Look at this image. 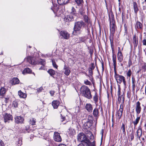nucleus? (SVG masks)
Returning <instances> with one entry per match:
<instances>
[{"instance_id": "f257e3e1", "label": "nucleus", "mask_w": 146, "mask_h": 146, "mask_svg": "<svg viewBox=\"0 0 146 146\" xmlns=\"http://www.w3.org/2000/svg\"><path fill=\"white\" fill-rule=\"evenodd\" d=\"M80 91L82 95L85 97L89 99L92 98L90 90L87 86H82Z\"/></svg>"}, {"instance_id": "f03ea898", "label": "nucleus", "mask_w": 146, "mask_h": 146, "mask_svg": "<svg viewBox=\"0 0 146 146\" xmlns=\"http://www.w3.org/2000/svg\"><path fill=\"white\" fill-rule=\"evenodd\" d=\"M84 25V23L82 21H78L75 23L74 27L73 33L74 34L78 35L81 32V29Z\"/></svg>"}, {"instance_id": "7ed1b4c3", "label": "nucleus", "mask_w": 146, "mask_h": 146, "mask_svg": "<svg viewBox=\"0 0 146 146\" xmlns=\"http://www.w3.org/2000/svg\"><path fill=\"white\" fill-rule=\"evenodd\" d=\"M114 77L115 78L117 83L118 84H121L122 81L124 85L125 86L126 85V82L124 77L122 75L117 74L116 70H114Z\"/></svg>"}, {"instance_id": "20e7f679", "label": "nucleus", "mask_w": 146, "mask_h": 146, "mask_svg": "<svg viewBox=\"0 0 146 146\" xmlns=\"http://www.w3.org/2000/svg\"><path fill=\"white\" fill-rule=\"evenodd\" d=\"M27 61L32 64H40L44 66L45 64V61L44 60L41 59L36 61L34 60L33 58H31L30 57L27 58Z\"/></svg>"}, {"instance_id": "39448f33", "label": "nucleus", "mask_w": 146, "mask_h": 146, "mask_svg": "<svg viewBox=\"0 0 146 146\" xmlns=\"http://www.w3.org/2000/svg\"><path fill=\"white\" fill-rule=\"evenodd\" d=\"M77 138L78 140L81 142L82 143L86 142V141L89 139L83 133H79L77 136Z\"/></svg>"}, {"instance_id": "423d86ee", "label": "nucleus", "mask_w": 146, "mask_h": 146, "mask_svg": "<svg viewBox=\"0 0 146 146\" xmlns=\"http://www.w3.org/2000/svg\"><path fill=\"white\" fill-rule=\"evenodd\" d=\"M110 36L113 37L115 31V22L113 19H111L110 18Z\"/></svg>"}, {"instance_id": "0eeeda50", "label": "nucleus", "mask_w": 146, "mask_h": 146, "mask_svg": "<svg viewBox=\"0 0 146 146\" xmlns=\"http://www.w3.org/2000/svg\"><path fill=\"white\" fill-rule=\"evenodd\" d=\"M53 138L54 140L57 142H60L62 140L59 133L57 132H54Z\"/></svg>"}, {"instance_id": "6e6552de", "label": "nucleus", "mask_w": 146, "mask_h": 146, "mask_svg": "<svg viewBox=\"0 0 146 146\" xmlns=\"http://www.w3.org/2000/svg\"><path fill=\"white\" fill-rule=\"evenodd\" d=\"M141 104L140 102L138 101L135 104V111L136 113V115H139V114L140 113L141 108L140 106Z\"/></svg>"}, {"instance_id": "1a4fd4ad", "label": "nucleus", "mask_w": 146, "mask_h": 146, "mask_svg": "<svg viewBox=\"0 0 146 146\" xmlns=\"http://www.w3.org/2000/svg\"><path fill=\"white\" fill-rule=\"evenodd\" d=\"M3 116L4 121L5 123L7 122H9V121L12 120L13 119L12 116L10 114L6 113Z\"/></svg>"}, {"instance_id": "9d476101", "label": "nucleus", "mask_w": 146, "mask_h": 146, "mask_svg": "<svg viewBox=\"0 0 146 146\" xmlns=\"http://www.w3.org/2000/svg\"><path fill=\"white\" fill-rule=\"evenodd\" d=\"M118 53L117 55V59L119 62H121L123 60V56L121 52V51L120 48H118Z\"/></svg>"}, {"instance_id": "9b49d317", "label": "nucleus", "mask_w": 146, "mask_h": 146, "mask_svg": "<svg viewBox=\"0 0 146 146\" xmlns=\"http://www.w3.org/2000/svg\"><path fill=\"white\" fill-rule=\"evenodd\" d=\"M60 35L65 39H68L69 38L70 35L66 31H61Z\"/></svg>"}, {"instance_id": "f8f14e48", "label": "nucleus", "mask_w": 146, "mask_h": 146, "mask_svg": "<svg viewBox=\"0 0 146 146\" xmlns=\"http://www.w3.org/2000/svg\"><path fill=\"white\" fill-rule=\"evenodd\" d=\"M15 122L17 123H22L24 120V119L21 116H17L15 118Z\"/></svg>"}, {"instance_id": "ddd939ff", "label": "nucleus", "mask_w": 146, "mask_h": 146, "mask_svg": "<svg viewBox=\"0 0 146 146\" xmlns=\"http://www.w3.org/2000/svg\"><path fill=\"white\" fill-rule=\"evenodd\" d=\"M84 143L85 146H96L95 141H94L92 142H91L89 139Z\"/></svg>"}, {"instance_id": "4468645a", "label": "nucleus", "mask_w": 146, "mask_h": 146, "mask_svg": "<svg viewBox=\"0 0 146 146\" xmlns=\"http://www.w3.org/2000/svg\"><path fill=\"white\" fill-rule=\"evenodd\" d=\"M74 17V16L70 14V15H69L67 16V17H65L64 18V20L66 22H69L73 21Z\"/></svg>"}, {"instance_id": "2eb2a0df", "label": "nucleus", "mask_w": 146, "mask_h": 146, "mask_svg": "<svg viewBox=\"0 0 146 146\" xmlns=\"http://www.w3.org/2000/svg\"><path fill=\"white\" fill-rule=\"evenodd\" d=\"M92 125V123L91 121H87L84 124L83 127L84 129H87L89 128Z\"/></svg>"}, {"instance_id": "dca6fc26", "label": "nucleus", "mask_w": 146, "mask_h": 146, "mask_svg": "<svg viewBox=\"0 0 146 146\" xmlns=\"http://www.w3.org/2000/svg\"><path fill=\"white\" fill-rule=\"evenodd\" d=\"M64 74L67 76L69 75L70 72L69 68L65 65L64 68Z\"/></svg>"}, {"instance_id": "f3484780", "label": "nucleus", "mask_w": 146, "mask_h": 146, "mask_svg": "<svg viewBox=\"0 0 146 146\" xmlns=\"http://www.w3.org/2000/svg\"><path fill=\"white\" fill-rule=\"evenodd\" d=\"M100 109V107L99 108H95L93 111V114L94 116L96 117V120H97V117L99 116V109Z\"/></svg>"}, {"instance_id": "a211bd4d", "label": "nucleus", "mask_w": 146, "mask_h": 146, "mask_svg": "<svg viewBox=\"0 0 146 146\" xmlns=\"http://www.w3.org/2000/svg\"><path fill=\"white\" fill-rule=\"evenodd\" d=\"M123 112V111L120 110H118L116 111L115 115L118 119L119 120L121 119L122 115Z\"/></svg>"}, {"instance_id": "6ab92c4d", "label": "nucleus", "mask_w": 146, "mask_h": 146, "mask_svg": "<svg viewBox=\"0 0 146 146\" xmlns=\"http://www.w3.org/2000/svg\"><path fill=\"white\" fill-rule=\"evenodd\" d=\"M57 1L58 3L61 5L68 4L69 0H57Z\"/></svg>"}, {"instance_id": "aec40b11", "label": "nucleus", "mask_w": 146, "mask_h": 146, "mask_svg": "<svg viewBox=\"0 0 146 146\" xmlns=\"http://www.w3.org/2000/svg\"><path fill=\"white\" fill-rule=\"evenodd\" d=\"M59 105V102L58 100L53 101L52 102V105L54 109H56Z\"/></svg>"}, {"instance_id": "412c9836", "label": "nucleus", "mask_w": 146, "mask_h": 146, "mask_svg": "<svg viewBox=\"0 0 146 146\" xmlns=\"http://www.w3.org/2000/svg\"><path fill=\"white\" fill-rule=\"evenodd\" d=\"M86 108L87 110L89 112H91L92 110V105L90 104H87L86 105Z\"/></svg>"}, {"instance_id": "4be33fe9", "label": "nucleus", "mask_w": 146, "mask_h": 146, "mask_svg": "<svg viewBox=\"0 0 146 146\" xmlns=\"http://www.w3.org/2000/svg\"><path fill=\"white\" fill-rule=\"evenodd\" d=\"M112 60L113 62L114 70H116V55H113L112 56Z\"/></svg>"}, {"instance_id": "5701e85b", "label": "nucleus", "mask_w": 146, "mask_h": 146, "mask_svg": "<svg viewBox=\"0 0 146 146\" xmlns=\"http://www.w3.org/2000/svg\"><path fill=\"white\" fill-rule=\"evenodd\" d=\"M18 93V95L21 98H25L26 97V94L22 92L21 90L19 91Z\"/></svg>"}, {"instance_id": "b1692460", "label": "nucleus", "mask_w": 146, "mask_h": 146, "mask_svg": "<svg viewBox=\"0 0 146 146\" xmlns=\"http://www.w3.org/2000/svg\"><path fill=\"white\" fill-rule=\"evenodd\" d=\"M11 81L12 84L13 85L18 84L19 82V79L17 78H13Z\"/></svg>"}, {"instance_id": "393cba45", "label": "nucleus", "mask_w": 146, "mask_h": 146, "mask_svg": "<svg viewBox=\"0 0 146 146\" xmlns=\"http://www.w3.org/2000/svg\"><path fill=\"white\" fill-rule=\"evenodd\" d=\"M133 8L134 12L135 13H137L139 10L137 6V3L136 2H134L133 3Z\"/></svg>"}, {"instance_id": "a878e982", "label": "nucleus", "mask_w": 146, "mask_h": 146, "mask_svg": "<svg viewBox=\"0 0 146 146\" xmlns=\"http://www.w3.org/2000/svg\"><path fill=\"white\" fill-rule=\"evenodd\" d=\"M47 72L50 74L51 76H53L55 74V71L52 69H50L48 70L47 71Z\"/></svg>"}, {"instance_id": "bb28decb", "label": "nucleus", "mask_w": 146, "mask_h": 146, "mask_svg": "<svg viewBox=\"0 0 146 146\" xmlns=\"http://www.w3.org/2000/svg\"><path fill=\"white\" fill-rule=\"evenodd\" d=\"M70 14L74 16H75L77 15L76 11L74 7H72V8L71 11L70 12Z\"/></svg>"}, {"instance_id": "cd10ccee", "label": "nucleus", "mask_w": 146, "mask_h": 146, "mask_svg": "<svg viewBox=\"0 0 146 146\" xmlns=\"http://www.w3.org/2000/svg\"><path fill=\"white\" fill-rule=\"evenodd\" d=\"M137 117L135 120L133 121V123L135 126L138 124L140 118V116L137 115Z\"/></svg>"}, {"instance_id": "c85d7f7f", "label": "nucleus", "mask_w": 146, "mask_h": 146, "mask_svg": "<svg viewBox=\"0 0 146 146\" xmlns=\"http://www.w3.org/2000/svg\"><path fill=\"white\" fill-rule=\"evenodd\" d=\"M75 1L78 6H81L84 3L83 0H75Z\"/></svg>"}, {"instance_id": "c756f323", "label": "nucleus", "mask_w": 146, "mask_h": 146, "mask_svg": "<svg viewBox=\"0 0 146 146\" xmlns=\"http://www.w3.org/2000/svg\"><path fill=\"white\" fill-rule=\"evenodd\" d=\"M137 28L138 29H142L143 28V25L140 22L137 21L136 23Z\"/></svg>"}, {"instance_id": "7c9ffc66", "label": "nucleus", "mask_w": 146, "mask_h": 146, "mask_svg": "<svg viewBox=\"0 0 146 146\" xmlns=\"http://www.w3.org/2000/svg\"><path fill=\"white\" fill-rule=\"evenodd\" d=\"M6 92V90L4 87H2L1 88L0 90V94L1 95L3 96Z\"/></svg>"}, {"instance_id": "2f4dec72", "label": "nucleus", "mask_w": 146, "mask_h": 146, "mask_svg": "<svg viewBox=\"0 0 146 146\" xmlns=\"http://www.w3.org/2000/svg\"><path fill=\"white\" fill-rule=\"evenodd\" d=\"M84 18L85 22L88 24L91 23L87 15H84Z\"/></svg>"}, {"instance_id": "473e14b6", "label": "nucleus", "mask_w": 146, "mask_h": 146, "mask_svg": "<svg viewBox=\"0 0 146 146\" xmlns=\"http://www.w3.org/2000/svg\"><path fill=\"white\" fill-rule=\"evenodd\" d=\"M137 134L136 135L137 137L141 136L142 134V131L141 129H139L137 131Z\"/></svg>"}, {"instance_id": "72a5a7b5", "label": "nucleus", "mask_w": 146, "mask_h": 146, "mask_svg": "<svg viewBox=\"0 0 146 146\" xmlns=\"http://www.w3.org/2000/svg\"><path fill=\"white\" fill-rule=\"evenodd\" d=\"M90 29H92L91 23L88 24L87 25V29L88 33H90Z\"/></svg>"}, {"instance_id": "f704fd0d", "label": "nucleus", "mask_w": 146, "mask_h": 146, "mask_svg": "<svg viewBox=\"0 0 146 146\" xmlns=\"http://www.w3.org/2000/svg\"><path fill=\"white\" fill-rule=\"evenodd\" d=\"M36 122V120L35 118H32L30 119L29 121L30 123L32 125H35Z\"/></svg>"}, {"instance_id": "c9c22d12", "label": "nucleus", "mask_w": 146, "mask_h": 146, "mask_svg": "<svg viewBox=\"0 0 146 146\" xmlns=\"http://www.w3.org/2000/svg\"><path fill=\"white\" fill-rule=\"evenodd\" d=\"M135 79L133 76H132V87L133 90H134L135 88Z\"/></svg>"}, {"instance_id": "e433bc0d", "label": "nucleus", "mask_w": 146, "mask_h": 146, "mask_svg": "<svg viewBox=\"0 0 146 146\" xmlns=\"http://www.w3.org/2000/svg\"><path fill=\"white\" fill-rule=\"evenodd\" d=\"M122 98H123V102L122 103L120 104V108L119 110H120L121 111H123V104L124 103V100H125V98L123 96H122Z\"/></svg>"}, {"instance_id": "4c0bfd02", "label": "nucleus", "mask_w": 146, "mask_h": 146, "mask_svg": "<svg viewBox=\"0 0 146 146\" xmlns=\"http://www.w3.org/2000/svg\"><path fill=\"white\" fill-rule=\"evenodd\" d=\"M32 72V70L30 68H26L23 71V73L26 72L28 73H31Z\"/></svg>"}, {"instance_id": "58836bf2", "label": "nucleus", "mask_w": 146, "mask_h": 146, "mask_svg": "<svg viewBox=\"0 0 146 146\" xmlns=\"http://www.w3.org/2000/svg\"><path fill=\"white\" fill-rule=\"evenodd\" d=\"M121 130L122 131V133L123 134H125V125L123 123H122V126L121 127Z\"/></svg>"}, {"instance_id": "ea45409f", "label": "nucleus", "mask_w": 146, "mask_h": 146, "mask_svg": "<svg viewBox=\"0 0 146 146\" xmlns=\"http://www.w3.org/2000/svg\"><path fill=\"white\" fill-rule=\"evenodd\" d=\"M132 74V72L131 69H129L127 72V77H129L130 78Z\"/></svg>"}, {"instance_id": "a19ab883", "label": "nucleus", "mask_w": 146, "mask_h": 146, "mask_svg": "<svg viewBox=\"0 0 146 146\" xmlns=\"http://www.w3.org/2000/svg\"><path fill=\"white\" fill-rule=\"evenodd\" d=\"M98 96L97 95V94L96 93L95 95L93 97V100L94 101V102L95 103H96L98 101Z\"/></svg>"}, {"instance_id": "79ce46f5", "label": "nucleus", "mask_w": 146, "mask_h": 146, "mask_svg": "<svg viewBox=\"0 0 146 146\" xmlns=\"http://www.w3.org/2000/svg\"><path fill=\"white\" fill-rule=\"evenodd\" d=\"M18 102L16 101H13V102L12 106L15 108H17L18 107Z\"/></svg>"}, {"instance_id": "37998d69", "label": "nucleus", "mask_w": 146, "mask_h": 146, "mask_svg": "<svg viewBox=\"0 0 146 146\" xmlns=\"http://www.w3.org/2000/svg\"><path fill=\"white\" fill-rule=\"evenodd\" d=\"M69 133L71 135H73L75 133V131L74 129L70 128L69 129Z\"/></svg>"}, {"instance_id": "c03bdc74", "label": "nucleus", "mask_w": 146, "mask_h": 146, "mask_svg": "<svg viewBox=\"0 0 146 146\" xmlns=\"http://www.w3.org/2000/svg\"><path fill=\"white\" fill-rule=\"evenodd\" d=\"M134 133L133 132V131L131 132V133L130 134V137H131V141H132L133 140L134 138Z\"/></svg>"}, {"instance_id": "a18cd8bd", "label": "nucleus", "mask_w": 146, "mask_h": 146, "mask_svg": "<svg viewBox=\"0 0 146 146\" xmlns=\"http://www.w3.org/2000/svg\"><path fill=\"white\" fill-rule=\"evenodd\" d=\"M95 68V66L94 63H92L88 69L93 70Z\"/></svg>"}, {"instance_id": "49530a36", "label": "nucleus", "mask_w": 146, "mask_h": 146, "mask_svg": "<svg viewBox=\"0 0 146 146\" xmlns=\"http://www.w3.org/2000/svg\"><path fill=\"white\" fill-rule=\"evenodd\" d=\"M52 64L54 67L57 69L58 66L56 65L55 62L53 60H52Z\"/></svg>"}, {"instance_id": "de8ad7c7", "label": "nucleus", "mask_w": 146, "mask_h": 146, "mask_svg": "<svg viewBox=\"0 0 146 146\" xmlns=\"http://www.w3.org/2000/svg\"><path fill=\"white\" fill-rule=\"evenodd\" d=\"M84 83L86 85H90L91 84V82L88 80H85L84 81Z\"/></svg>"}, {"instance_id": "09e8293b", "label": "nucleus", "mask_w": 146, "mask_h": 146, "mask_svg": "<svg viewBox=\"0 0 146 146\" xmlns=\"http://www.w3.org/2000/svg\"><path fill=\"white\" fill-rule=\"evenodd\" d=\"M88 71L89 72V75L88 76L90 77V76H92L93 75V70L88 69Z\"/></svg>"}, {"instance_id": "8fccbe9b", "label": "nucleus", "mask_w": 146, "mask_h": 146, "mask_svg": "<svg viewBox=\"0 0 146 146\" xmlns=\"http://www.w3.org/2000/svg\"><path fill=\"white\" fill-rule=\"evenodd\" d=\"M79 12L80 14L81 15H83L84 13V10L82 8H81L79 9Z\"/></svg>"}, {"instance_id": "3c124183", "label": "nucleus", "mask_w": 146, "mask_h": 146, "mask_svg": "<svg viewBox=\"0 0 146 146\" xmlns=\"http://www.w3.org/2000/svg\"><path fill=\"white\" fill-rule=\"evenodd\" d=\"M132 64V62L131 60V59L129 58V60L128 62V66L130 67Z\"/></svg>"}, {"instance_id": "603ef678", "label": "nucleus", "mask_w": 146, "mask_h": 146, "mask_svg": "<svg viewBox=\"0 0 146 146\" xmlns=\"http://www.w3.org/2000/svg\"><path fill=\"white\" fill-rule=\"evenodd\" d=\"M43 88L42 87H40V88L37 89V92L39 93L41 92L42 90H43Z\"/></svg>"}, {"instance_id": "864d4df0", "label": "nucleus", "mask_w": 146, "mask_h": 146, "mask_svg": "<svg viewBox=\"0 0 146 146\" xmlns=\"http://www.w3.org/2000/svg\"><path fill=\"white\" fill-rule=\"evenodd\" d=\"M121 93V88L119 86L118 88V96H120Z\"/></svg>"}, {"instance_id": "5fc2aeb1", "label": "nucleus", "mask_w": 146, "mask_h": 146, "mask_svg": "<svg viewBox=\"0 0 146 146\" xmlns=\"http://www.w3.org/2000/svg\"><path fill=\"white\" fill-rule=\"evenodd\" d=\"M50 93L51 95V96H52L54 95V91H50Z\"/></svg>"}, {"instance_id": "6e6d98bb", "label": "nucleus", "mask_w": 146, "mask_h": 146, "mask_svg": "<svg viewBox=\"0 0 146 146\" xmlns=\"http://www.w3.org/2000/svg\"><path fill=\"white\" fill-rule=\"evenodd\" d=\"M0 146H5L2 140H0Z\"/></svg>"}, {"instance_id": "4d7b16f0", "label": "nucleus", "mask_w": 146, "mask_h": 146, "mask_svg": "<svg viewBox=\"0 0 146 146\" xmlns=\"http://www.w3.org/2000/svg\"><path fill=\"white\" fill-rule=\"evenodd\" d=\"M133 40H134V42H135L136 45H137V42L136 43V36L135 35L134 36L133 38Z\"/></svg>"}, {"instance_id": "13d9d810", "label": "nucleus", "mask_w": 146, "mask_h": 146, "mask_svg": "<svg viewBox=\"0 0 146 146\" xmlns=\"http://www.w3.org/2000/svg\"><path fill=\"white\" fill-rule=\"evenodd\" d=\"M77 146H85L84 143V142L83 143H80Z\"/></svg>"}, {"instance_id": "bf43d9fd", "label": "nucleus", "mask_w": 146, "mask_h": 146, "mask_svg": "<svg viewBox=\"0 0 146 146\" xmlns=\"http://www.w3.org/2000/svg\"><path fill=\"white\" fill-rule=\"evenodd\" d=\"M118 96V100L119 102V103L120 102V101L121 99V96Z\"/></svg>"}, {"instance_id": "052dcab7", "label": "nucleus", "mask_w": 146, "mask_h": 146, "mask_svg": "<svg viewBox=\"0 0 146 146\" xmlns=\"http://www.w3.org/2000/svg\"><path fill=\"white\" fill-rule=\"evenodd\" d=\"M61 121L62 122L63 121L65 120V117L63 116L62 115H61Z\"/></svg>"}, {"instance_id": "680f3d73", "label": "nucleus", "mask_w": 146, "mask_h": 146, "mask_svg": "<svg viewBox=\"0 0 146 146\" xmlns=\"http://www.w3.org/2000/svg\"><path fill=\"white\" fill-rule=\"evenodd\" d=\"M143 44L144 45H146V40L145 39H144L143 40Z\"/></svg>"}, {"instance_id": "e2e57ef3", "label": "nucleus", "mask_w": 146, "mask_h": 146, "mask_svg": "<svg viewBox=\"0 0 146 146\" xmlns=\"http://www.w3.org/2000/svg\"><path fill=\"white\" fill-rule=\"evenodd\" d=\"M9 100L8 98H5V103H7L8 102V100Z\"/></svg>"}, {"instance_id": "0e129e2a", "label": "nucleus", "mask_w": 146, "mask_h": 146, "mask_svg": "<svg viewBox=\"0 0 146 146\" xmlns=\"http://www.w3.org/2000/svg\"><path fill=\"white\" fill-rule=\"evenodd\" d=\"M93 119L92 116V115H90L89 116L88 119L90 120H92V119Z\"/></svg>"}, {"instance_id": "69168bd1", "label": "nucleus", "mask_w": 146, "mask_h": 146, "mask_svg": "<svg viewBox=\"0 0 146 146\" xmlns=\"http://www.w3.org/2000/svg\"><path fill=\"white\" fill-rule=\"evenodd\" d=\"M5 104H3L2 105V109L4 111H5V109L4 108L5 107Z\"/></svg>"}, {"instance_id": "338daca9", "label": "nucleus", "mask_w": 146, "mask_h": 146, "mask_svg": "<svg viewBox=\"0 0 146 146\" xmlns=\"http://www.w3.org/2000/svg\"><path fill=\"white\" fill-rule=\"evenodd\" d=\"M143 68L145 71V69L146 68V64H145L143 66Z\"/></svg>"}, {"instance_id": "774afa93", "label": "nucleus", "mask_w": 146, "mask_h": 146, "mask_svg": "<svg viewBox=\"0 0 146 146\" xmlns=\"http://www.w3.org/2000/svg\"><path fill=\"white\" fill-rule=\"evenodd\" d=\"M58 146H66V145L64 144H60Z\"/></svg>"}]
</instances>
